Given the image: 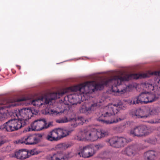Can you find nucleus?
<instances>
[{"label":"nucleus","instance_id":"nucleus-24","mask_svg":"<svg viewBox=\"0 0 160 160\" xmlns=\"http://www.w3.org/2000/svg\"><path fill=\"white\" fill-rule=\"evenodd\" d=\"M76 139L78 141H83L84 139L86 140V132L81 131L79 132Z\"/></svg>","mask_w":160,"mask_h":160},{"label":"nucleus","instance_id":"nucleus-26","mask_svg":"<svg viewBox=\"0 0 160 160\" xmlns=\"http://www.w3.org/2000/svg\"><path fill=\"white\" fill-rule=\"evenodd\" d=\"M148 122L151 124H157L160 123V116L157 118L148 121Z\"/></svg>","mask_w":160,"mask_h":160},{"label":"nucleus","instance_id":"nucleus-32","mask_svg":"<svg viewBox=\"0 0 160 160\" xmlns=\"http://www.w3.org/2000/svg\"><path fill=\"white\" fill-rule=\"evenodd\" d=\"M30 108V111H31L32 113V114H31V117L32 116V115H36L38 113V112L37 110H36L33 108Z\"/></svg>","mask_w":160,"mask_h":160},{"label":"nucleus","instance_id":"nucleus-10","mask_svg":"<svg viewBox=\"0 0 160 160\" xmlns=\"http://www.w3.org/2000/svg\"><path fill=\"white\" fill-rule=\"evenodd\" d=\"M42 137V135L40 134L30 135L16 140L15 142L18 144L24 143L26 145H34L39 142V138Z\"/></svg>","mask_w":160,"mask_h":160},{"label":"nucleus","instance_id":"nucleus-3","mask_svg":"<svg viewBox=\"0 0 160 160\" xmlns=\"http://www.w3.org/2000/svg\"><path fill=\"white\" fill-rule=\"evenodd\" d=\"M147 77V75L145 73L127 74L123 77L115 76L109 79H115L118 82H113L111 83H109L108 86L111 87L113 92H116L118 93V95H119L127 92L130 91L132 89V86L129 85L126 86L124 89L120 90L119 88L120 87L122 82L128 81L132 79H137L139 78H145Z\"/></svg>","mask_w":160,"mask_h":160},{"label":"nucleus","instance_id":"nucleus-25","mask_svg":"<svg viewBox=\"0 0 160 160\" xmlns=\"http://www.w3.org/2000/svg\"><path fill=\"white\" fill-rule=\"evenodd\" d=\"M70 145L67 143H60L57 145L56 146V149L60 150L66 149L70 146Z\"/></svg>","mask_w":160,"mask_h":160},{"label":"nucleus","instance_id":"nucleus-9","mask_svg":"<svg viewBox=\"0 0 160 160\" xmlns=\"http://www.w3.org/2000/svg\"><path fill=\"white\" fill-rule=\"evenodd\" d=\"M52 122H49L47 123L44 119H38L31 124V128L28 127V130H26V131H30L31 129L32 131H40L52 126Z\"/></svg>","mask_w":160,"mask_h":160},{"label":"nucleus","instance_id":"nucleus-31","mask_svg":"<svg viewBox=\"0 0 160 160\" xmlns=\"http://www.w3.org/2000/svg\"><path fill=\"white\" fill-rule=\"evenodd\" d=\"M58 112L55 110H54L51 109L50 112H48V113L50 114H55L56 115L59 114L60 112Z\"/></svg>","mask_w":160,"mask_h":160},{"label":"nucleus","instance_id":"nucleus-14","mask_svg":"<svg viewBox=\"0 0 160 160\" xmlns=\"http://www.w3.org/2000/svg\"><path fill=\"white\" fill-rule=\"evenodd\" d=\"M101 105L98 102L92 103L89 105L85 104L82 106L79 109V112L81 113L86 114H90L92 111L96 110Z\"/></svg>","mask_w":160,"mask_h":160},{"label":"nucleus","instance_id":"nucleus-8","mask_svg":"<svg viewBox=\"0 0 160 160\" xmlns=\"http://www.w3.org/2000/svg\"><path fill=\"white\" fill-rule=\"evenodd\" d=\"M22 127L20 121H18L16 119H12L0 126V129L4 131L12 132L17 130Z\"/></svg>","mask_w":160,"mask_h":160},{"label":"nucleus","instance_id":"nucleus-6","mask_svg":"<svg viewBox=\"0 0 160 160\" xmlns=\"http://www.w3.org/2000/svg\"><path fill=\"white\" fill-rule=\"evenodd\" d=\"M31 112L29 108H23L15 110L13 116L17 117L18 121H20L22 127L27 124V120L31 118Z\"/></svg>","mask_w":160,"mask_h":160},{"label":"nucleus","instance_id":"nucleus-20","mask_svg":"<svg viewBox=\"0 0 160 160\" xmlns=\"http://www.w3.org/2000/svg\"><path fill=\"white\" fill-rule=\"evenodd\" d=\"M158 152L154 150L148 151L144 153L145 159L147 160H153L158 155Z\"/></svg>","mask_w":160,"mask_h":160},{"label":"nucleus","instance_id":"nucleus-40","mask_svg":"<svg viewBox=\"0 0 160 160\" xmlns=\"http://www.w3.org/2000/svg\"><path fill=\"white\" fill-rule=\"evenodd\" d=\"M158 131L157 135L159 137H160V127L158 128Z\"/></svg>","mask_w":160,"mask_h":160},{"label":"nucleus","instance_id":"nucleus-13","mask_svg":"<svg viewBox=\"0 0 160 160\" xmlns=\"http://www.w3.org/2000/svg\"><path fill=\"white\" fill-rule=\"evenodd\" d=\"M147 130V127L145 126H138L131 130L130 135L138 137L146 135L149 133Z\"/></svg>","mask_w":160,"mask_h":160},{"label":"nucleus","instance_id":"nucleus-33","mask_svg":"<svg viewBox=\"0 0 160 160\" xmlns=\"http://www.w3.org/2000/svg\"><path fill=\"white\" fill-rule=\"evenodd\" d=\"M29 153V157L31 155H33L36 154V150L35 149H33L30 150Z\"/></svg>","mask_w":160,"mask_h":160},{"label":"nucleus","instance_id":"nucleus-36","mask_svg":"<svg viewBox=\"0 0 160 160\" xmlns=\"http://www.w3.org/2000/svg\"><path fill=\"white\" fill-rule=\"evenodd\" d=\"M152 74L155 75L160 76V71L154 72L152 73ZM159 81L160 82V79H159Z\"/></svg>","mask_w":160,"mask_h":160},{"label":"nucleus","instance_id":"nucleus-5","mask_svg":"<svg viewBox=\"0 0 160 160\" xmlns=\"http://www.w3.org/2000/svg\"><path fill=\"white\" fill-rule=\"evenodd\" d=\"M66 88L64 89L62 91L58 92H53L50 95L51 98H44L42 97L41 98L32 100L29 99L27 97H23L18 100V101H25V103L27 105L31 104L33 105L34 106L40 107L42 105L49 104L52 100L60 98V96H62L66 93H68L66 90Z\"/></svg>","mask_w":160,"mask_h":160},{"label":"nucleus","instance_id":"nucleus-7","mask_svg":"<svg viewBox=\"0 0 160 160\" xmlns=\"http://www.w3.org/2000/svg\"><path fill=\"white\" fill-rule=\"evenodd\" d=\"M108 132L105 130L98 131L93 127H88L86 132V140L92 142L95 141L99 138H101L108 135Z\"/></svg>","mask_w":160,"mask_h":160},{"label":"nucleus","instance_id":"nucleus-12","mask_svg":"<svg viewBox=\"0 0 160 160\" xmlns=\"http://www.w3.org/2000/svg\"><path fill=\"white\" fill-rule=\"evenodd\" d=\"M95 153L93 146L91 145H89L78 150L77 154L80 157L87 158L93 156Z\"/></svg>","mask_w":160,"mask_h":160},{"label":"nucleus","instance_id":"nucleus-18","mask_svg":"<svg viewBox=\"0 0 160 160\" xmlns=\"http://www.w3.org/2000/svg\"><path fill=\"white\" fill-rule=\"evenodd\" d=\"M55 129L58 140L68 135L74 130L72 129L68 130L61 128H56Z\"/></svg>","mask_w":160,"mask_h":160},{"label":"nucleus","instance_id":"nucleus-15","mask_svg":"<svg viewBox=\"0 0 160 160\" xmlns=\"http://www.w3.org/2000/svg\"><path fill=\"white\" fill-rule=\"evenodd\" d=\"M138 150L135 145H131L127 147L122 151V154L127 155L132 157L134 156L137 153Z\"/></svg>","mask_w":160,"mask_h":160},{"label":"nucleus","instance_id":"nucleus-23","mask_svg":"<svg viewBox=\"0 0 160 160\" xmlns=\"http://www.w3.org/2000/svg\"><path fill=\"white\" fill-rule=\"evenodd\" d=\"M143 87L145 90H147L149 92H154L157 88V86H154V84L148 82H145L143 84Z\"/></svg>","mask_w":160,"mask_h":160},{"label":"nucleus","instance_id":"nucleus-11","mask_svg":"<svg viewBox=\"0 0 160 160\" xmlns=\"http://www.w3.org/2000/svg\"><path fill=\"white\" fill-rule=\"evenodd\" d=\"M131 141L130 138L123 137H114L109 140L110 145L116 148L123 147L125 144Z\"/></svg>","mask_w":160,"mask_h":160},{"label":"nucleus","instance_id":"nucleus-29","mask_svg":"<svg viewBox=\"0 0 160 160\" xmlns=\"http://www.w3.org/2000/svg\"><path fill=\"white\" fill-rule=\"evenodd\" d=\"M68 122V118L66 117H64L61 119L57 120L56 122L58 123H64Z\"/></svg>","mask_w":160,"mask_h":160},{"label":"nucleus","instance_id":"nucleus-17","mask_svg":"<svg viewBox=\"0 0 160 160\" xmlns=\"http://www.w3.org/2000/svg\"><path fill=\"white\" fill-rule=\"evenodd\" d=\"M17 104L15 102H11L5 99L0 101V110L5 109L6 108L16 106ZM2 114L0 112V120L1 119Z\"/></svg>","mask_w":160,"mask_h":160},{"label":"nucleus","instance_id":"nucleus-27","mask_svg":"<svg viewBox=\"0 0 160 160\" xmlns=\"http://www.w3.org/2000/svg\"><path fill=\"white\" fill-rule=\"evenodd\" d=\"M145 142L150 144H155L157 142V139L156 138H150L145 140Z\"/></svg>","mask_w":160,"mask_h":160},{"label":"nucleus","instance_id":"nucleus-19","mask_svg":"<svg viewBox=\"0 0 160 160\" xmlns=\"http://www.w3.org/2000/svg\"><path fill=\"white\" fill-rule=\"evenodd\" d=\"M47 159L48 160H67L65 156L62 153L58 152L49 155L47 156Z\"/></svg>","mask_w":160,"mask_h":160},{"label":"nucleus","instance_id":"nucleus-16","mask_svg":"<svg viewBox=\"0 0 160 160\" xmlns=\"http://www.w3.org/2000/svg\"><path fill=\"white\" fill-rule=\"evenodd\" d=\"M133 117H136V118H146L149 116L148 111L145 109L138 108L132 112Z\"/></svg>","mask_w":160,"mask_h":160},{"label":"nucleus","instance_id":"nucleus-38","mask_svg":"<svg viewBox=\"0 0 160 160\" xmlns=\"http://www.w3.org/2000/svg\"><path fill=\"white\" fill-rule=\"evenodd\" d=\"M103 147V146L101 145H97L95 146V148L97 149H99Z\"/></svg>","mask_w":160,"mask_h":160},{"label":"nucleus","instance_id":"nucleus-21","mask_svg":"<svg viewBox=\"0 0 160 160\" xmlns=\"http://www.w3.org/2000/svg\"><path fill=\"white\" fill-rule=\"evenodd\" d=\"M28 152L20 150L15 153L16 157L20 159H24L29 157Z\"/></svg>","mask_w":160,"mask_h":160},{"label":"nucleus","instance_id":"nucleus-2","mask_svg":"<svg viewBox=\"0 0 160 160\" xmlns=\"http://www.w3.org/2000/svg\"><path fill=\"white\" fill-rule=\"evenodd\" d=\"M125 109L126 107L123 105L121 101L116 104H109L102 111H101L97 114L98 117L97 119L101 123L106 124L117 123L123 120L124 118L113 116L110 120L106 119L117 113L119 110H125Z\"/></svg>","mask_w":160,"mask_h":160},{"label":"nucleus","instance_id":"nucleus-39","mask_svg":"<svg viewBox=\"0 0 160 160\" xmlns=\"http://www.w3.org/2000/svg\"><path fill=\"white\" fill-rule=\"evenodd\" d=\"M71 126L74 128L78 126V124L76 122H74L72 123L71 124Z\"/></svg>","mask_w":160,"mask_h":160},{"label":"nucleus","instance_id":"nucleus-4","mask_svg":"<svg viewBox=\"0 0 160 160\" xmlns=\"http://www.w3.org/2000/svg\"><path fill=\"white\" fill-rule=\"evenodd\" d=\"M160 95V88H157L154 92H143L138 96L134 97L131 100L128 101L130 105L141 103H148L155 101L157 99V96Z\"/></svg>","mask_w":160,"mask_h":160},{"label":"nucleus","instance_id":"nucleus-28","mask_svg":"<svg viewBox=\"0 0 160 160\" xmlns=\"http://www.w3.org/2000/svg\"><path fill=\"white\" fill-rule=\"evenodd\" d=\"M115 129L119 132H122L124 130V127L122 125H119L115 128Z\"/></svg>","mask_w":160,"mask_h":160},{"label":"nucleus","instance_id":"nucleus-30","mask_svg":"<svg viewBox=\"0 0 160 160\" xmlns=\"http://www.w3.org/2000/svg\"><path fill=\"white\" fill-rule=\"evenodd\" d=\"M76 121L77 122H78V124H81L82 125L83 123H84L85 122H86V120L83 117H78V119L76 120Z\"/></svg>","mask_w":160,"mask_h":160},{"label":"nucleus","instance_id":"nucleus-35","mask_svg":"<svg viewBox=\"0 0 160 160\" xmlns=\"http://www.w3.org/2000/svg\"><path fill=\"white\" fill-rule=\"evenodd\" d=\"M148 114L149 115V114L150 115H152L156 114L153 108L152 110L150 111L149 112H148Z\"/></svg>","mask_w":160,"mask_h":160},{"label":"nucleus","instance_id":"nucleus-22","mask_svg":"<svg viewBox=\"0 0 160 160\" xmlns=\"http://www.w3.org/2000/svg\"><path fill=\"white\" fill-rule=\"evenodd\" d=\"M46 139L50 141L58 140L55 129L50 131L46 136Z\"/></svg>","mask_w":160,"mask_h":160},{"label":"nucleus","instance_id":"nucleus-41","mask_svg":"<svg viewBox=\"0 0 160 160\" xmlns=\"http://www.w3.org/2000/svg\"><path fill=\"white\" fill-rule=\"evenodd\" d=\"M17 66L18 67V69H19V70L20 69L21 67H20V66H18V65H17Z\"/></svg>","mask_w":160,"mask_h":160},{"label":"nucleus","instance_id":"nucleus-34","mask_svg":"<svg viewBox=\"0 0 160 160\" xmlns=\"http://www.w3.org/2000/svg\"><path fill=\"white\" fill-rule=\"evenodd\" d=\"M155 111L156 114L160 112V108L159 107H156L153 108Z\"/></svg>","mask_w":160,"mask_h":160},{"label":"nucleus","instance_id":"nucleus-1","mask_svg":"<svg viewBox=\"0 0 160 160\" xmlns=\"http://www.w3.org/2000/svg\"><path fill=\"white\" fill-rule=\"evenodd\" d=\"M117 82L115 79H108L102 83H96L94 81H88L85 83L66 88V92H72L68 96V101L72 105L80 103L88 98V94L92 89L93 92L102 89L104 86H108L109 83Z\"/></svg>","mask_w":160,"mask_h":160},{"label":"nucleus","instance_id":"nucleus-37","mask_svg":"<svg viewBox=\"0 0 160 160\" xmlns=\"http://www.w3.org/2000/svg\"><path fill=\"white\" fill-rule=\"evenodd\" d=\"M5 142L2 137H0V146L3 144Z\"/></svg>","mask_w":160,"mask_h":160}]
</instances>
